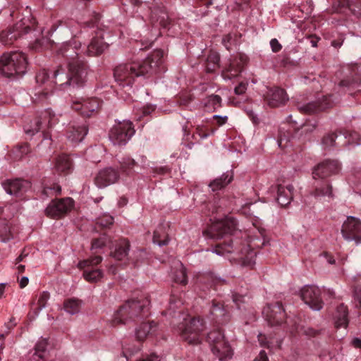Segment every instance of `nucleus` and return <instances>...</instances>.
<instances>
[{
    "mask_svg": "<svg viewBox=\"0 0 361 361\" xmlns=\"http://www.w3.org/2000/svg\"><path fill=\"white\" fill-rule=\"evenodd\" d=\"M80 43L75 39L61 45L58 52L68 60V72L65 73L62 68L57 69L53 75L55 78L54 82L49 79L47 71L42 70L37 73L36 75L37 85L35 88L34 97H32L35 102L45 101L52 92L55 85L64 88L71 86L80 87L83 85L87 72L86 64L78 59L80 54Z\"/></svg>",
    "mask_w": 361,
    "mask_h": 361,
    "instance_id": "obj_1",
    "label": "nucleus"
},
{
    "mask_svg": "<svg viewBox=\"0 0 361 361\" xmlns=\"http://www.w3.org/2000/svg\"><path fill=\"white\" fill-rule=\"evenodd\" d=\"M164 58L163 51L154 50L143 61L120 64L114 69L115 80L120 86H131L142 75L164 71Z\"/></svg>",
    "mask_w": 361,
    "mask_h": 361,
    "instance_id": "obj_2",
    "label": "nucleus"
},
{
    "mask_svg": "<svg viewBox=\"0 0 361 361\" xmlns=\"http://www.w3.org/2000/svg\"><path fill=\"white\" fill-rule=\"evenodd\" d=\"M56 30V28L54 27L47 31L44 27H39L35 19L30 16L23 18L8 31L2 32L0 34V41L4 44H10L13 40L25 35L30 40L29 44L30 49L40 51L44 49V44L48 43L49 36Z\"/></svg>",
    "mask_w": 361,
    "mask_h": 361,
    "instance_id": "obj_3",
    "label": "nucleus"
},
{
    "mask_svg": "<svg viewBox=\"0 0 361 361\" xmlns=\"http://www.w3.org/2000/svg\"><path fill=\"white\" fill-rule=\"evenodd\" d=\"M262 245L260 240L257 238L248 237L243 245L238 240H231L228 243L218 245L211 250L212 253L228 257L230 260L239 261L243 266L253 267L257 255L255 248Z\"/></svg>",
    "mask_w": 361,
    "mask_h": 361,
    "instance_id": "obj_4",
    "label": "nucleus"
},
{
    "mask_svg": "<svg viewBox=\"0 0 361 361\" xmlns=\"http://www.w3.org/2000/svg\"><path fill=\"white\" fill-rule=\"evenodd\" d=\"M150 301L147 297L140 299H132L127 301L117 312L111 321V325L126 324L133 321L135 318L142 317L147 314Z\"/></svg>",
    "mask_w": 361,
    "mask_h": 361,
    "instance_id": "obj_5",
    "label": "nucleus"
},
{
    "mask_svg": "<svg viewBox=\"0 0 361 361\" xmlns=\"http://www.w3.org/2000/svg\"><path fill=\"white\" fill-rule=\"evenodd\" d=\"M27 66L26 57L21 51L6 52L0 57V72L6 77L23 75Z\"/></svg>",
    "mask_w": 361,
    "mask_h": 361,
    "instance_id": "obj_6",
    "label": "nucleus"
},
{
    "mask_svg": "<svg viewBox=\"0 0 361 361\" xmlns=\"http://www.w3.org/2000/svg\"><path fill=\"white\" fill-rule=\"evenodd\" d=\"M207 340L212 353L219 361H228L232 357L233 350L221 330L210 331L207 334Z\"/></svg>",
    "mask_w": 361,
    "mask_h": 361,
    "instance_id": "obj_7",
    "label": "nucleus"
},
{
    "mask_svg": "<svg viewBox=\"0 0 361 361\" xmlns=\"http://www.w3.org/2000/svg\"><path fill=\"white\" fill-rule=\"evenodd\" d=\"M131 121L124 120L116 123L109 132V140L114 145H126L135 134Z\"/></svg>",
    "mask_w": 361,
    "mask_h": 361,
    "instance_id": "obj_8",
    "label": "nucleus"
},
{
    "mask_svg": "<svg viewBox=\"0 0 361 361\" xmlns=\"http://www.w3.org/2000/svg\"><path fill=\"white\" fill-rule=\"evenodd\" d=\"M184 320V327L180 328L183 338L190 344L200 343L202 339V332L205 328L203 320L200 318H192L189 320L185 319Z\"/></svg>",
    "mask_w": 361,
    "mask_h": 361,
    "instance_id": "obj_9",
    "label": "nucleus"
},
{
    "mask_svg": "<svg viewBox=\"0 0 361 361\" xmlns=\"http://www.w3.org/2000/svg\"><path fill=\"white\" fill-rule=\"evenodd\" d=\"M237 228V221L233 217H226L214 222L207 231L210 238L220 239L226 233H233Z\"/></svg>",
    "mask_w": 361,
    "mask_h": 361,
    "instance_id": "obj_10",
    "label": "nucleus"
},
{
    "mask_svg": "<svg viewBox=\"0 0 361 361\" xmlns=\"http://www.w3.org/2000/svg\"><path fill=\"white\" fill-rule=\"evenodd\" d=\"M341 233L345 240L353 241L356 245L361 243V221L359 219L349 216L343 222Z\"/></svg>",
    "mask_w": 361,
    "mask_h": 361,
    "instance_id": "obj_11",
    "label": "nucleus"
},
{
    "mask_svg": "<svg viewBox=\"0 0 361 361\" xmlns=\"http://www.w3.org/2000/svg\"><path fill=\"white\" fill-rule=\"evenodd\" d=\"M74 206L72 198L52 200L45 209V214L52 219H59L69 212Z\"/></svg>",
    "mask_w": 361,
    "mask_h": 361,
    "instance_id": "obj_12",
    "label": "nucleus"
},
{
    "mask_svg": "<svg viewBox=\"0 0 361 361\" xmlns=\"http://www.w3.org/2000/svg\"><path fill=\"white\" fill-rule=\"evenodd\" d=\"M55 116L50 110H45L41 115L32 121L30 123L26 124L24 127L25 133L28 135H33L38 133L44 126L51 128L56 123Z\"/></svg>",
    "mask_w": 361,
    "mask_h": 361,
    "instance_id": "obj_13",
    "label": "nucleus"
},
{
    "mask_svg": "<svg viewBox=\"0 0 361 361\" xmlns=\"http://www.w3.org/2000/svg\"><path fill=\"white\" fill-rule=\"evenodd\" d=\"M102 260V257L95 256L78 263L79 268L85 269L83 276L86 281L94 283L102 278V271L99 269H93V267L99 264Z\"/></svg>",
    "mask_w": 361,
    "mask_h": 361,
    "instance_id": "obj_14",
    "label": "nucleus"
},
{
    "mask_svg": "<svg viewBox=\"0 0 361 361\" xmlns=\"http://www.w3.org/2000/svg\"><path fill=\"white\" fill-rule=\"evenodd\" d=\"M321 289L316 286H305L301 290L302 300L315 311L322 308L323 302L321 298Z\"/></svg>",
    "mask_w": 361,
    "mask_h": 361,
    "instance_id": "obj_15",
    "label": "nucleus"
},
{
    "mask_svg": "<svg viewBox=\"0 0 361 361\" xmlns=\"http://www.w3.org/2000/svg\"><path fill=\"white\" fill-rule=\"evenodd\" d=\"M262 314L271 326L281 324L286 318L284 309L279 302L266 305L263 309Z\"/></svg>",
    "mask_w": 361,
    "mask_h": 361,
    "instance_id": "obj_16",
    "label": "nucleus"
},
{
    "mask_svg": "<svg viewBox=\"0 0 361 361\" xmlns=\"http://www.w3.org/2000/svg\"><path fill=\"white\" fill-rule=\"evenodd\" d=\"M341 170L338 161L326 160L314 167L312 176L314 179H324L331 176L337 174Z\"/></svg>",
    "mask_w": 361,
    "mask_h": 361,
    "instance_id": "obj_17",
    "label": "nucleus"
},
{
    "mask_svg": "<svg viewBox=\"0 0 361 361\" xmlns=\"http://www.w3.org/2000/svg\"><path fill=\"white\" fill-rule=\"evenodd\" d=\"M120 175L118 171L112 167L101 169L94 178V183L99 188H104L118 182Z\"/></svg>",
    "mask_w": 361,
    "mask_h": 361,
    "instance_id": "obj_18",
    "label": "nucleus"
},
{
    "mask_svg": "<svg viewBox=\"0 0 361 361\" xmlns=\"http://www.w3.org/2000/svg\"><path fill=\"white\" fill-rule=\"evenodd\" d=\"M266 99L269 106L277 107L281 104H284L288 98L283 89L274 87L268 90Z\"/></svg>",
    "mask_w": 361,
    "mask_h": 361,
    "instance_id": "obj_19",
    "label": "nucleus"
},
{
    "mask_svg": "<svg viewBox=\"0 0 361 361\" xmlns=\"http://www.w3.org/2000/svg\"><path fill=\"white\" fill-rule=\"evenodd\" d=\"M30 187V183L24 180H7L3 183V188L6 193L11 195H17L26 190Z\"/></svg>",
    "mask_w": 361,
    "mask_h": 361,
    "instance_id": "obj_20",
    "label": "nucleus"
},
{
    "mask_svg": "<svg viewBox=\"0 0 361 361\" xmlns=\"http://www.w3.org/2000/svg\"><path fill=\"white\" fill-rule=\"evenodd\" d=\"M276 201L281 207L288 205L293 200L294 188L291 184L278 185Z\"/></svg>",
    "mask_w": 361,
    "mask_h": 361,
    "instance_id": "obj_21",
    "label": "nucleus"
},
{
    "mask_svg": "<svg viewBox=\"0 0 361 361\" xmlns=\"http://www.w3.org/2000/svg\"><path fill=\"white\" fill-rule=\"evenodd\" d=\"M104 36L100 34L92 38L87 47V54L90 56H95L102 54L109 46L108 42H104Z\"/></svg>",
    "mask_w": 361,
    "mask_h": 361,
    "instance_id": "obj_22",
    "label": "nucleus"
},
{
    "mask_svg": "<svg viewBox=\"0 0 361 361\" xmlns=\"http://www.w3.org/2000/svg\"><path fill=\"white\" fill-rule=\"evenodd\" d=\"M99 106V102L96 99H91L89 100H83L73 103V109L75 111H80L81 114L84 116H90Z\"/></svg>",
    "mask_w": 361,
    "mask_h": 361,
    "instance_id": "obj_23",
    "label": "nucleus"
},
{
    "mask_svg": "<svg viewBox=\"0 0 361 361\" xmlns=\"http://www.w3.org/2000/svg\"><path fill=\"white\" fill-rule=\"evenodd\" d=\"M157 324L154 322L142 323L135 329V336L137 340L143 341L149 336L157 335Z\"/></svg>",
    "mask_w": 361,
    "mask_h": 361,
    "instance_id": "obj_24",
    "label": "nucleus"
},
{
    "mask_svg": "<svg viewBox=\"0 0 361 361\" xmlns=\"http://www.w3.org/2000/svg\"><path fill=\"white\" fill-rule=\"evenodd\" d=\"M123 356L126 358L127 361H157L158 356L155 354H152L149 357L141 359L140 357V350L138 348L125 346L123 348Z\"/></svg>",
    "mask_w": 361,
    "mask_h": 361,
    "instance_id": "obj_25",
    "label": "nucleus"
},
{
    "mask_svg": "<svg viewBox=\"0 0 361 361\" xmlns=\"http://www.w3.org/2000/svg\"><path fill=\"white\" fill-rule=\"evenodd\" d=\"M87 132L85 124L73 126L68 133L67 138L73 145H76L84 139Z\"/></svg>",
    "mask_w": 361,
    "mask_h": 361,
    "instance_id": "obj_26",
    "label": "nucleus"
},
{
    "mask_svg": "<svg viewBox=\"0 0 361 361\" xmlns=\"http://www.w3.org/2000/svg\"><path fill=\"white\" fill-rule=\"evenodd\" d=\"M357 1L350 0H336L334 4V11L338 13H345L346 11L351 12L355 16L361 14V10H356Z\"/></svg>",
    "mask_w": 361,
    "mask_h": 361,
    "instance_id": "obj_27",
    "label": "nucleus"
},
{
    "mask_svg": "<svg viewBox=\"0 0 361 361\" xmlns=\"http://www.w3.org/2000/svg\"><path fill=\"white\" fill-rule=\"evenodd\" d=\"M312 194L315 197L319 199L323 197L332 198L334 197L332 185L327 181L318 183L315 185Z\"/></svg>",
    "mask_w": 361,
    "mask_h": 361,
    "instance_id": "obj_28",
    "label": "nucleus"
},
{
    "mask_svg": "<svg viewBox=\"0 0 361 361\" xmlns=\"http://www.w3.org/2000/svg\"><path fill=\"white\" fill-rule=\"evenodd\" d=\"M348 308L341 304L338 306L335 316V324L337 328L346 329L348 325Z\"/></svg>",
    "mask_w": 361,
    "mask_h": 361,
    "instance_id": "obj_29",
    "label": "nucleus"
},
{
    "mask_svg": "<svg viewBox=\"0 0 361 361\" xmlns=\"http://www.w3.org/2000/svg\"><path fill=\"white\" fill-rule=\"evenodd\" d=\"M54 169L62 173H68L72 169V161L67 155H59L55 159Z\"/></svg>",
    "mask_w": 361,
    "mask_h": 361,
    "instance_id": "obj_30",
    "label": "nucleus"
},
{
    "mask_svg": "<svg viewBox=\"0 0 361 361\" xmlns=\"http://www.w3.org/2000/svg\"><path fill=\"white\" fill-rule=\"evenodd\" d=\"M173 280L179 284L186 285L188 283L185 269L183 264L178 262L174 267V271L172 272L171 276Z\"/></svg>",
    "mask_w": 361,
    "mask_h": 361,
    "instance_id": "obj_31",
    "label": "nucleus"
},
{
    "mask_svg": "<svg viewBox=\"0 0 361 361\" xmlns=\"http://www.w3.org/2000/svg\"><path fill=\"white\" fill-rule=\"evenodd\" d=\"M233 179V175L231 172L227 171L222 174V176L213 180L210 184L209 187L212 191H216L221 190L227 185Z\"/></svg>",
    "mask_w": 361,
    "mask_h": 361,
    "instance_id": "obj_32",
    "label": "nucleus"
},
{
    "mask_svg": "<svg viewBox=\"0 0 361 361\" xmlns=\"http://www.w3.org/2000/svg\"><path fill=\"white\" fill-rule=\"evenodd\" d=\"M240 62H232L229 67L227 68V72L229 73L226 76L228 79H231L236 77L238 73L241 71L243 65L247 61V57L244 55H239Z\"/></svg>",
    "mask_w": 361,
    "mask_h": 361,
    "instance_id": "obj_33",
    "label": "nucleus"
},
{
    "mask_svg": "<svg viewBox=\"0 0 361 361\" xmlns=\"http://www.w3.org/2000/svg\"><path fill=\"white\" fill-rule=\"evenodd\" d=\"M128 241L126 239H121L116 245L114 252H111V255L115 259L121 260L128 255Z\"/></svg>",
    "mask_w": 361,
    "mask_h": 361,
    "instance_id": "obj_34",
    "label": "nucleus"
},
{
    "mask_svg": "<svg viewBox=\"0 0 361 361\" xmlns=\"http://www.w3.org/2000/svg\"><path fill=\"white\" fill-rule=\"evenodd\" d=\"M211 314L214 315L216 322L219 323H224L227 321L226 311L220 304H213Z\"/></svg>",
    "mask_w": 361,
    "mask_h": 361,
    "instance_id": "obj_35",
    "label": "nucleus"
},
{
    "mask_svg": "<svg viewBox=\"0 0 361 361\" xmlns=\"http://www.w3.org/2000/svg\"><path fill=\"white\" fill-rule=\"evenodd\" d=\"M221 98L216 94H211L204 100V104L208 111H215L221 106Z\"/></svg>",
    "mask_w": 361,
    "mask_h": 361,
    "instance_id": "obj_36",
    "label": "nucleus"
},
{
    "mask_svg": "<svg viewBox=\"0 0 361 361\" xmlns=\"http://www.w3.org/2000/svg\"><path fill=\"white\" fill-rule=\"evenodd\" d=\"M81 301L78 299H68L64 302V310L66 312L74 314L80 311Z\"/></svg>",
    "mask_w": 361,
    "mask_h": 361,
    "instance_id": "obj_37",
    "label": "nucleus"
},
{
    "mask_svg": "<svg viewBox=\"0 0 361 361\" xmlns=\"http://www.w3.org/2000/svg\"><path fill=\"white\" fill-rule=\"evenodd\" d=\"M121 169L123 173L126 174H130L133 171L135 166H136V162L134 159L129 157H124L119 161Z\"/></svg>",
    "mask_w": 361,
    "mask_h": 361,
    "instance_id": "obj_38",
    "label": "nucleus"
},
{
    "mask_svg": "<svg viewBox=\"0 0 361 361\" xmlns=\"http://www.w3.org/2000/svg\"><path fill=\"white\" fill-rule=\"evenodd\" d=\"M111 241L109 238V237L104 234L101 235L99 238L95 239L92 241V250L101 249L103 247L109 246L110 249H111Z\"/></svg>",
    "mask_w": 361,
    "mask_h": 361,
    "instance_id": "obj_39",
    "label": "nucleus"
},
{
    "mask_svg": "<svg viewBox=\"0 0 361 361\" xmlns=\"http://www.w3.org/2000/svg\"><path fill=\"white\" fill-rule=\"evenodd\" d=\"M47 346V340L46 338L40 339L35 345V357H37L40 359L44 358V352Z\"/></svg>",
    "mask_w": 361,
    "mask_h": 361,
    "instance_id": "obj_40",
    "label": "nucleus"
},
{
    "mask_svg": "<svg viewBox=\"0 0 361 361\" xmlns=\"http://www.w3.org/2000/svg\"><path fill=\"white\" fill-rule=\"evenodd\" d=\"M114 217L109 214H104L97 220V224L102 228H107L114 223Z\"/></svg>",
    "mask_w": 361,
    "mask_h": 361,
    "instance_id": "obj_41",
    "label": "nucleus"
},
{
    "mask_svg": "<svg viewBox=\"0 0 361 361\" xmlns=\"http://www.w3.org/2000/svg\"><path fill=\"white\" fill-rule=\"evenodd\" d=\"M49 297H50V295L47 291H44L39 294L38 300H37V305H38L39 310H42V309H44L46 307L47 301L49 299Z\"/></svg>",
    "mask_w": 361,
    "mask_h": 361,
    "instance_id": "obj_42",
    "label": "nucleus"
},
{
    "mask_svg": "<svg viewBox=\"0 0 361 361\" xmlns=\"http://www.w3.org/2000/svg\"><path fill=\"white\" fill-rule=\"evenodd\" d=\"M337 138L338 136L336 134H329L323 138L322 144L325 148L333 147L334 146L336 139Z\"/></svg>",
    "mask_w": 361,
    "mask_h": 361,
    "instance_id": "obj_43",
    "label": "nucleus"
},
{
    "mask_svg": "<svg viewBox=\"0 0 361 361\" xmlns=\"http://www.w3.org/2000/svg\"><path fill=\"white\" fill-rule=\"evenodd\" d=\"M61 188L59 185H54L53 187L45 186L43 192L46 195H57L60 194Z\"/></svg>",
    "mask_w": 361,
    "mask_h": 361,
    "instance_id": "obj_44",
    "label": "nucleus"
},
{
    "mask_svg": "<svg viewBox=\"0 0 361 361\" xmlns=\"http://www.w3.org/2000/svg\"><path fill=\"white\" fill-rule=\"evenodd\" d=\"M246 298H247L246 295H239V294L235 293L233 295V301L238 306V307L240 308V304L242 302H245Z\"/></svg>",
    "mask_w": 361,
    "mask_h": 361,
    "instance_id": "obj_45",
    "label": "nucleus"
},
{
    "mask_svg": "<svg viewBox=\"0 0 361 361\" xmlns=\"http://www.w3.org/2000/svg\"><path fill=\"white\" fill-rule=\"evenodd\" d=\"M339 85L341 87H347L348 88L354 87H357V86H361V80L359 82V84H357V82H355L354 80L350 81L348 80H343L341 81Z\"/></svg>",
    "mask_w": 361,
    "mask_h": 361,
    "instance_id": "obj_46",
    "label": "nucleus"
},
{
    "mask_svg": "<svg viewBox=\"0 0 361 361\" xmlns=\"http://www.w3.org/2000/svg\"><path fill=\"white\" fill-rule=\"evenodd\" d=\"M270 46L273 52L279 51L282 47L276 39H272L270 41Z\"/></svg>",
    "mask_w": 361,
    "mask_h": 361,
    "instance_id": "obj_47",
    "label": "nucleus"
},
{
    "mask_svg": "<svg viewBox=\"0 0 361 361\" xmlns=\"http://www.w3.org/2000/svg\"><path fill=\"white\" fill-rule=\"evenodd\" d=\"M247 90V85L243 83V82H240L237 87H235L234 89V92L236 94H243V93L245 92Z\"/></svg>",
    "mask_w": 361,
    "mask_h": 361,
    "instance_id": "obj_48",
    "label": "nucleus"
},
{
    "mask_svg": "<svg viewBox=\"0 0 361 361\" xmlns=\"http://www.w3.org/2000/svg\"><path fill=\"white\" fill-rule=\"evenodd\" d=\"M153 242L155 244H157L159 246H164L166 245L169 243V239L166 238L163 240H159L158 239L157 233L154 232V236H153Z\"/></svg>",
    "mask_w": 361,
    "mask_h": 361,
    "instance_id": "obj_49",
    "label": "nucleus"
},
{
    "mask_svg": "<svg viewBox=\"0 0 361 361\" xmlns=\"http://www.w3.org/2000/svg\"><path fill=\"white\" fill-rule=\"evenodd\" d=\"M207 60L209 61H212L214 63V68H215V67L216 66H219V56L217 54H214L212 55H210Z\"/></svg>",
    "mask_w": 361,
    "mask_h": 361,
    "instance_id": "obj_50",
    "label": "nucleus"
},
{
    "mask_svg": "<svg viewBox=\"0 0 361 361\" xmlns=\"http://www.w3.org/2000/svg\"><path fill=\"white\" fill-rule=\"evenodd\" d=\"M18 282L19 283V286L20 288H23L29 283V279L27 276H22L20 278H18Z\"/></svg>",
    "mask_w": 361,
    "mask_h": 361,
    "instance_id": "obj_51",
    "label": "nucleus"
},
{
    "mask_svg": "<svg viewBox=\"0 0 361 361\" xmlns=\"http://www.w3.org/2000/svg\"><path fill=\"white\" fill-rule=\"evenodd\" d=\"M255 361H269L267 353L264 350H261Z\"/></svg>",
    "mask_w": 361,
    "mask_h": 361,
    "instance_id": "obj_52",
    "label": "nucleus"
},
{
    "mask_svg": "<svg viewBox=\"0 0 361 361\" xmlns=\"http://www.w3.org/2000/svg\"><path fill=\"white\" fill-rule=\"evenodd\" d=\"M357 134L356 133H350L349 135H345V138H348V142L350 141V140H352V143L353 144H355L356 145H360V142L359 141H356V142H354V139L357 138Z\"/></svg>",
    "mask_w": 361,
    "mask_h": 361,
    "instance_id": "obj_53",
    "label": "nucleus"
},
{
    "mask_svg": "<svg viewBox=\"0 0 361 361\" xmlns=\"http://www.w3.org/2000/svg\"><path fill=\"white\" fill-rule=\"evenodd\" d=\"M18 150L20 151L21 154L20 155L17 154L16 156L19 157L20 158L23 154H27L28 152V151H29L28 145L26 144L21 145L18 148Z\"/></svg>",
    "mask_w": 361,
    "mask_h": 361,
    "instance_id": "obj_54",
    "label": "nucleus"
},
{
    "mask_svg": "<svg viewBox=\"0 0 361 361\" xmlns=\"http://www.w3.org/2000/svg\"><path fill=\"white\" fill-rule=\"evenodd\" d=\"M213 118L221 120V121H218V123L219 125L224 124L226 122L227 119H228V116H219V115H214Z\"/></svg>",
    "mask_w": 361,
    "mask_h": 361,
    "instance_id": "obj_55",
    "label": "nucleus"
},
{
    "mask_svg": "<svg viewBox=\"0 0 361 361\" xmlns=\"http://www.w3.org/2000/svg\"><path fill=\"white\" fill-rule=\"evenodd\" d=\"M15 269L18 271V273H23L25 271V265L19 264V263H16Z\"/></svg>",
    "mask_w": 361,
    "mask_h": 361,
    "instance_id": "obj_56",
    "label": "nucleus"
},
{
    "mask_svg": "<svg viewBox=\"0 0 361 361\" xmlns=\"http://www.w3.org/2000/svg\"><path fill=\"white\" fill-rule=\"evenodd\" d=\"M27 254L25 253L23 251L16 259V263H19L23 261L24 258L27 257Z\"/></svg>",
    "mask_w": 361,
    "mask_h": 361,
    "instance_id": "obj_57",
    "label": "nucleus"
},
{
    "mask_svg": "<svg viewBox=\"0 0 361 361\" xmlns=\"http://www.w3.org/2000/svg\"><path fill=\"white\" fill-rule=\"evenodd\" d=\"M353 344L356 348H361V338H355L353 340Z\"/></svg>",
    "mask_w": 361,
    "mask_h": 361,
    "instance_id": "obj_58",
    "label": "nucleus"
},
{
    "mask_svg": "<svg viewBox=\"0 0 361 361\" xmlns=\"http://www.w3.org/2000/svg\"><path fill=\"white\" fill-rule=\"evenodd\" d=\"M4 334L0 335V353H1L2 350L4 349Z\"/></svg>",
    "mask_w": 361,
    "mask_h": 361,
    "instance_id": "obj_59",
    "label": "nucleus"
},
{
    "mask_svg": "<svg viewBox=\"0 0 361 361\" xmlns=\"http://www.w3.org/2000/svg\"><path fill=\"white\" fill-rule=\"evenodd\" d=\"M6 283H0V298L4 295L5 290Z\"/></svg>",
    "mask_w": 361,
    "mask_h": 361,
    "instance_id": "obj_60",
    "label": "nucleus"
},
{
    "mask_svg": "<svg viewBox=\"0 0 361 361\" xmlns=\"http://www.w3.org/2000/svg\"><path fill=\"white\" fill-rule=\"evenodd\" d=\"M176 302L173 301V299L170 300V304H169V310H173V305Z\"/></svg>",
    "mask_w": 361,
    "mask_h": 361,
    "instance_id": "obj_61",
    "label": "nucleus"
},
{
    "mask_svg": "<svg viewBox=\"0 0 361 361\" xmlns=\"http://www.w3.org/2000/svg\"><path fill=\"white\" fill-rule=\"evenodd\" d=\"M329 106L327 104H321L318 106V110H323L327 108Z\"/></svg>",
    "mask_w": 361,
    "mask_h": 361,
    "instance_id": "obj_62",
    "label": "nucleus"
},
{
    "mask_svg": "<svg viewBox=\"0 0 361 361\" xmlns=\"http://www.w3.org/2000/svg\"><path fill=\"white\" fill-rule=\"evenodd\" d=\"M277 143H278L279 147H281L282 139H281V138L278 139V140H277Z\"/></svg>",
    "mask_w": 361,
    "mask_h": 361,
    "instance_id": "obj_63",
    "label": "nucleus"
},
{
    "mask_svg": "<svg viewBox=\"0 0 361 361\" xmlns=\"http://www.w3.org/2000/svg\"><path fill=\"white\" fill-rule=\"evenodd\" d=\"M228 38H229V37H228V36H227V37H226L225 38H224V39H223V43L224 44V45L226 46V47L227 49H228V47H227V45L226 44V40L227 39H228Z\"/></svg>",
    "mask_w": 361,
    "mask_h": 361,
    "instance_id": "obj_64",
    "label": "nucleus"
}]
</instances>
